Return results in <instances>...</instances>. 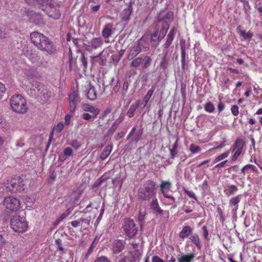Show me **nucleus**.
Listing matches in <instances>:
<instances>
[{
    "label": "nucleus",
    "mask_w": 262,
    "mask_h": 262,
    "mask_svg": "<svg viewBox=\"0 0 262 262\" xmlns=\"http://www.w3.org/2000/svg\"><path fill=\"white\" fill-rule=\"evenodd\" d=\"M32 42L39 50L52 54L55 51L53 42L46 36L38 32H34L30 34Z\"/></svg>",
    "instance_id": "obj_1"
},
{
    "label": "nucleus",
    "mask_w": 262,
    "mask_h": 262,
    "mask_svg": "<svg viewBox=\"0 0 262 262\" xmlns=\"http://www.w3.org/2000/svg\"><path fill=\"white\" fill-rule=\"evenodd\" d=\"M156 183L151 180L147 181L138 191L137 198L142 201H149L156 198Z\"/></svg>",
    "instance_id": "obj_2"
},
{
    "label": "nucleus",
    "mask_w": 262,
    "mask_h": 262,
    "mask_svg": "<svg viewBox=\"0 0 262 262\" xmlns=\"http://www.w3.org/2000/svg\"><path fill=\"white\" fill-rule=\"evenodd\" d=\"M10 106L14 112L18 114H25L28 109L26 99L19 94L13 95L11 98Z\"/></svg>",
    "instance_id": "obj_3"
},
{
    "label": "nucleus",
    "mask_w": 262,
    "mask_h": 262,
    "mask_svg": "<svg viewBox=\"0 0 262 262\" xmlns=\"http://www.w3.org/2000/svg\"><path fill=\"white\" fill-rule=\"evenodd\" d=\"M169 27L168 23L163 21L160 30L159 28H156L154 33L150 35V42L154 48H156L161 40L165 37Z\"/></svg>",
    "instance_id": "obj_4"
},
{
    "label": "nucleus",
    "mask_w": 262,
    "mask_h": 262,
    "mask_svg": "<svg viewBox=\"0 0 262 262\" xmlns=\"http://www.w3.org/2000/svg\"><path fill=\"white\" fill-rule=\"evenodd\" d=\"M122 229L124 233L129 239L133 238L137 234L138 231V227L134 221L129 217L124 219Z\"/></svg>",
    "instance_id": "obj_5"
},
{
    "label": "nucleus",
    "mask_w": 262,
    "mask_h": 262,
    "mask_svg": "<svg viewBox=\"0 0 262 262\" xmlns=\"http://www.w3.org/2000/svg\"><path fill=\"white\" fill-rule=\"evenodd\" d=\"M10 226L16 232H24L28 229V223L25 217L14 215L11 218Z\"/></svg>",
    "instance_id": "obj_6"
},
{
    "label": "nucleus",
    "mask_w": 262,
    "mask_h": 262,
    "mask_svg": "<svg viewBox=\"0 0 262 262\" xmlns=\"http://www.w3.org/2000/svg\"><path fill=\"white\" fill-rule=\"evenodd\" d=\"M245 145L244 140L242 139H237L232 146L231 157V160L236 161L239 156L244 154L243 148Z\"/></svg>",
    "instance_id": "obj_7"
},
{
    "label": "nucleus",
    "mask_w": 262,
    "mask_h": 262,
    "mask_svg": "<svg viewBox=\"0 0 262 262\" xmlns=\"http://www.w3.org/2000/svg\"><path fill=\"white\" fill-rule=\"evenodd\" d=\"M24 180L21 179H14L6 186L8 191L11 193H20L25 189Z\"/></svg>",
    "instance_id": "obj_8"
},
{
    "label": "nucleus",
    "mask_w": 262,
    "mask_h": 262,
    "mask_svg": "<svg viewBox=\"0 0 262 262\" xmlns=\"http://www.w3.org/2000/svg\"><path fill=\"white\" fill-rule=\"evenodd\" d=\"M145 36H142L138 40V42L135 43L133 47L130 49L128 56V58H135L141 52L142 48H144L145 51L148 50L149 47L148 46L144 47L143 45L145 41Z\"/></svg>",
    "instance_id": "obj_9"
},
{
    "label": "nucleus",
    "mask_w": 262,
    "mask_h": 262,
    "mask_svg": "<svg viewBox=\"0 0 262 262\" xmlns=\"http://www.w3.org/2000/svg\"><path fill=\"white\" fill-rule=\"evenodd\" d=\"M34 91L36 96L43 103L47 102L52 96L51 91L42 85H38L36 89H34Z\"/></svg>",
    "instance_id": "obj_10"
},
{
    "label": "nucleus",
    "mask_w": 262,
    "mask_h": 262,
    "mask_svg": "<svg viewBox=\"0 0 262 262\" xmlns=\"http://www.w3.org/2000/svg\"><path fill=\"white\" fill-rule=\"evenodd\" d=\"M3 204L6 208L12 212L16 211L20 208V201L16 198L9 196L5 198Z\"/></svg>",
    "instance_id": "obj_11"
},
{
    "label": "nucleus",
    "mask_w": 262,
    "mask_h": 262,
    "mask_svg": "<svg viewBox=\"0 0 262 262\" xmlns=\"http://www.w3.org/2000/svg\"><path fill=\"white\" fill-rule=\"evenodd\" d=\"M126 243L125 240L116 239L112 242L111 248L112 253L115 254L122 252L126 246Z\"/></svg>",
    "instance_id": "obj_12"
},
{
    "label": "nucleus",
    "mask_w": 262,
    "mask_h": 262,
    "mask_svg": "<svg viewBox=\"0 0 262 262\" xmlns=\"http://www.w3.org/2000/svg\"><path fill=\"white\" fill-rule=\"evenodd\" d=\"M42 10L46 12L50 17H52L55 19H58L60 16L59 10L51 5L45 8H42Z\"/></svg>",
    "instance_id": "obj_13"
},
{
    "label": "nucleus",
    "mask_w": 262,
    "mask_h": 262,
    "mask_svg": "<svg viewBox=\"0 0 262 262\" xmlns=\"http://www.w3.org/2000/svg\"><path fill=\"white\" fill-rule=\"evenodd\" d=\"M242 194L231 198L229 201V207L231 208L233 214H236L238 208V204L241 201Z\"/></svg>",
    "instance_id": "obj_14"
},
{
    "label": "nucleus",
    "mask_w": 262,
    "mask_h": 262,
    "mask_svg": "<svg viewBox=\"0 0 262 262\" xmlns=\"http://www.w3.org/2000/svg\"><path fill=\"white\" fill-rule=\"evenodd\" d=\"M150 207L152 210V213L157 216H161L163 214V210L159 206L157 198H153L150 203Z\"/></svg>",
    "instance_id": "obj_15"
},
{
    "label": "nucleus",
    "mask_w": 262,
    "mask_h": 262,
    "mask_svg": "<svg viewBox=\"0 0 262 262\" xmlns=\"http://www.w3.org/2000/svg\"><path fill=\"white\" fill-rule=\"evenodd\" d=\"M22 54L33 62L38 59L37 54L35 53H33L32 50L28 47L24 48L23 49Z\"/></svg>",
    "instance_id": "obj_16"
},
{
    "label": "nucleus",
    "mask_w": 262,
    "mask_h": 262,
    "mask_svg": "<svg viewBox=\"0 0 262 262\" xmlns=\"http://www.w3.org/2000/svg\"><path fill=\"white\" fill-rule=\"evenodd\" d=\"M251 172L256 173L257 175L259 174L257 168L254 165L248 164L245 165L241 169V172L243 174H250Z\"/></svg>",
    "instance_id": "obj_17"
},
{
    "label": "nucleus",
    "mask_w": 262,
    "mask_h": 262,
    "mask_svg": "<svg viewBox=\"0 0 262 262\" xmlns=\"http://www.w3.org/2000/svg\"><path fill=\"white\" fill-rule=\"evenodd\" d=\"M176 33V29L174 27H173L168 33L167 36L166 42L163 46L164 49V50H165V51H166L167 49L169 47L170 45L172 43Z\"/></svg>",
    "instance_id": "obj_18"
},
{
    "label": "nucleus",
    "mask_w": 262,
    "mask_h": 262,
    "mask_svg": "<svg viewBox=\"0 0 262 262\" xmlns=\"http://www.w3.org/2000/svg\"><path fill=\"white\" fill-rule=\"evenodd\" d=\"M102 40L100 38H93L87 45V49L92 51L99 48L102 45Z\"/></svg>",
    "instance_id": "obj_19"
},
{
    "label": "nucleus",
    "mask_w": 262,
    "mask_h": 262,
    "mask_svg": "<svg viewBox=\"0 0 262 262\" xmlns=\"http://www.w3.org/2000/svg\"><path fill=\"white\" fill-rule=\"evenodd\" d=\"M133 11V7L131 3L127 6L126 8H125L121 13L120 17L122 20L124 21H127L130 19L131 13Z\"/></svg>",
    "instance_id": "obj_20"
},
{
    "label": "nucleus",
    "mask_w": 262,
    "mask_h": 262,
    "mask_svg": "<svg viewBox=\"0 0 262 262\" xmlns=\"http://www.w3.org/2000/svg\"><path fill=\"white\" fill-rule=\"evenodd\" d=\"M192 228L190 226H184L179 234V237L181 239H184L190 236V235L192 234Z\"/></svg>",
    "instance_id": "obj_21"
},
{
    "label": "nucleus",
    "mask_w": 262,
    "mask_h": 262,
    "mask_svg": "<svg viewBox=\"0 0 262 262\" xmlns=\"http://www.w3.org/2000/svg\"><path fill=\"white\" fill-rule=\"evenodd\" d=\"M113 24L112 23L106 24L103 27L102 31V35L105 38H108L113 33L112 28Z\"/></svg>",
    "instance_id": "obj_22"
},
{
    "label": "nucleus",
    "mask_w": 262,
    "mask_h": 262,
    "mask_svg": "<svg viewBox=\"0 0 262 262\" xmlns=\"http://www.w3.org/2000/svg\"><path fill=\"white\" fill-rule=\"evenodd\" d=\"M172 13L170 12H165V11H162L161 12L159 16H158V21H161L162 24L163 21H166H166V19H168L169 20H171L172 18Z\"/></svg>",
    "instance_id": "obj_23"
},
{
    "label": "nucleus",
    "mask_w": 262,
    "mask_h": 262,
    "mask_svg": "<svg viewBox=\"0 0 262 262\" xmlns=\"http://www.w3.org/2000/svg\"><path fill=\"white\" fill-rule=\"evenodd\" d=\"M189 239L199 250L201 249L202 247L201 242L199 235L196 233L191 234L189 236Z\"/></svg>",
    "instance_id": "obj_24"
},
{
    "label": "nucleus",
    "mask_w": 262,
    "mask_h": 262,
    "mask_svg": "<svg viewBox=\"0 0 262 262\" xmlns=\"http://www.w3.org/2000/svg\"><path fill=\"white\" fill-rule=\"evenodd\" d=\"M141 256V254L139 250H134L129 253L128 260L129 262H136L137 260L140 259Z\"/></svg>",
    "instance_id": "obj_25"
},
{
    "label": "nucleus",
    "mask_w": 262,
    "mask_h": 262,
    "mask_svg": "<svg viewBox=\"0 0 262 262\" xmlns=\"http://www.w3.org/2000/svg\"><path fill=\"white\" fill-rule=\"evenodd\" d=\"M195 257L194 253L184 254L178 258V262H193Z\"/></svg>",
    "instance_id": "obj_26"
},
{
    "label": "nucleus",
    "mask_w": 262,
    "mask_h": 262,
    "mask_svg": "<svg viewBox=\"0 0 262 262\" xmlns=\"http://www.w3.org/2000/svg\"><path fill=\"white\" fill-rule=\"evenodd\" d=\"M82 110L85 112H89L94 114V115H98L99 113V110L98 108L92 106L88 104H83L82 106Z\"/></svg>",
    "instance_id": "obj_27"
},
{
    "label": "nucleus",
    "mask_w": 262,
    "mask_h": 262,
    "mask_svg": "<svg viewBox=\"0 0 262 262\" xmlns=\"http://www.w3.org/2000/svg\"><path fill=\"white\" fill-rule=\"evenodd\" d=\"M237 33L240 36H242L245 40L250 39L253 36V33L251 31L246 32L245 31L242 30L240 27L237 28Z\"/></svg>",
    "instance_id": "obj_28"
},
{
    "label": "nucleus",
    "mask_w": 262,
    "mask_h": 262,
    "mask_svg": "<svg viewBox=\"0 0 262 262\" xmlns=\"http://www.w3.org/2000/svg\"><path fill=\"white\" fill-rule=\"evenodd\" d=\"M87 92V98L90 100H94L97 97L96 92L94 86H90L89 89H86Z\"/></svg>",
    "instance_id": "obj_29"
},
{
    "label": "nucleus",
    "mask_w": 262,
    "mask_h": 262,
    "mask_svg": "<svg viewBox=\"0 0 262 262\" xmlns=\"http://www.w3.org/2000/svg\"><path fill=\"white\" fill-rule=\"evenodd\" d=\"M112 149V146L107 145L105 147L103 150L102 151L100 155V159L102 160H105L111 154Z\"/></svg>",
    "instance_id": "obj_30"
},
{
    "label": "nucleus",
    "mask_w": 262,
    "mask_h": 262,
    "mask_svg": "<svg viewBox=\"0 0 262 262\" xmlns=\"http://www.w3.org/2000/svg\"><path fill=\"white\" fill-rule=\"evenodd\" d=\"M238 190V188L234 185H228V188L226 190H225L226 194L227 196H231L234 194Z\"/></svg>",
    "instance_id": "obj_31"
},
{
    "label": "nucleus",
    "mask_w": 262,
    "mask_h": 262,
    "mask_svg": "<svg viewBox=\"0 0 262 262\" xmlns=\"http://www.w3.org/2000/svg\"><path fill=\"white\" fill-rule=\"evenodd\" d=\"M155 91L154 88H151L150 90H149L146 94V95L144 96L142 103L143 105L144 106H146L147 104L148 103L149 100H150L151 97L152 96L154 92Z\"/></svg>",
    "instance_id": "obj_32"
},
{
    "label": "nucleus",
    "mask_w": 262,
    "mask_h": 262,
    "mask_svg": "<svg viewBox=\"0 0 262 262\" xmlns=\"http://www.w3.org/2000/svg\"><path fill=\"white\" fill-rule=\"evenodd\" d=\"M172 186L169 181H162L160 185V190L162 193H165V191H168Z\"/></svg>",
    "instance_id": "obj_33"
},
{
    "label": "nucleus",
    "mask_w": 262,
    "mask_h": 262,
    "mask_svg": "<svg viewBox=\"0 0 262 262\" xmlns=\"http://www.w3.org/2000/svg\"><path fill=\"white\" fill-rule=\"evenodd\" d=\"M73 150L70 147H67L63 150V155H60L59 158L61 160H64L67 157H70L73 154Z\"/></svg>",
    "instance_id": "obj_34"
},
{
    "label": "nucleus",
    "mask_w": 262,
    "mask_h": 262,
    "mask_svg": "<svg viewBox=\"0 0 262 262\" xmlns=\"http://www.w3.org/2000/svg\"><path fill=\"white\" fill-rule=\"evenodd\" d=\"M143 62V59L140 57L135 58L130 62V66L132 67L138 68Z\"/></svg>",
    "instance_id": "obj_35"
},
{
    "label": "nucleus",
    "mask_w": 262,
    "mask_h": 262,
    "mask_svg": "<svg viewBox=\"0 0 262 262\" xmlns=\"http://www.w3.org/2000/svg\"><path fill=\"white\" fill-rule=\"evenodd\" d=\"M181 53L182 68H184L185 64V55H186V48H185V45H181Z\"/></svg>",
    "instance_id": "obj_36"
},
{
    "label": "nucleus",
    "mask_w": 262,
    "mask_h": 262,
    "mask_svg": "<svg viewBox=\"0 0 262 262\" xmlns=\"http://www.w3.org/2000/svg\"><path fill=\"white\" fill-rule=\"evenodd\" d=\"M78 99V92L77 91H74L69 95V102L77 103Z\"/></svg>",
    "instance_id": "obj_37"
},
{
    "label": "nucleus",
    "mask_w": 262,
    "mask_h": 262,
    "mask_svg": "<svg viewBox=\"0 0 262 262\" xmlns=\"http://www.w3.org/2000/svg\"><path fill=\"white\" fill-rule=\"evenodd\" d=\"M229 155V151H227L217 157H216L213 160V164L219 162V161L225 159L226 158L228 157Z\"/></svg>",
    "instance_id": "obj_38"
},
{
    "label": "nucleus",
    "mask_w": 262,
    "mask_h": 262,
    "mask_svg": "<svg viewBox=\"0 0 262 262\" xmlns=\"http://www.w3.org/2000/svg\"><path fill=\"white\" fill-rule=\"evenodd\" d=\"M51 0H37L36 5H38L41 7V9L51 5Z\"/></svg>",
    "instance_id": "obj_39"
},
{
    "label": "nucleus",
    "mask_w": 262,
    "mask_h": 262,
    "mask_svg": "<svg viewBox=\"0 0 262 262\" xmlns=\"http://www.w3.org/2000/svg\"><path fill=\"white\" fill-rule=\"evenodd\" d=\"M189 150L191 154H195L199 152L201 150V148L199 146L191 144L189 146Z\"/></svg>",
    "instance_id": "obj_40"
},
{
    "label": "nucleus",
    "mask_w": 262,
    "mask_h": 262,
    "mask_svg": "<svg viewBox=\"0 0 262 262\" xmlns=\"http://www.w3.org/2000/svg\"><path fill=\"white\" fill-rule=\"evenodd\" d=\"M205 110L209 113H213L214 110V105L210 102H207L205 105Z\"/></svg>",
    "instance_id": "obj_41"
},
{
    "label": "nucleus",
    "mask_w": 262,
    "mask_h": 262,
    "mask_svg": "<svg viewBox=\"0 0 262 262\" xmlns=\"http://www.w3.org/2000/svg\"><path fill=\"white\" fill-rule=\"evenodd\" d=\"M80 61L84 69H86L88 67V61L86 58L85 57L84 54L83 53H81Z\"/></svg>",
    "instance_id": "obj_42"
},
{
    "label": "nucleus",
    "mask_w": 262,
    "mask_h": 262,
    "mask_svg": "<svg viewBox=\"0 0 262 262\" xmlns=\"http://www.w3.org/2000/svg\"><path fill=\"white\" fill-rule=\"evenodd\" d=\"M94 262H111V260L106 256L98 257Z\"/></svg>",
    "instance_id": "obj_43"
},
{
    "label": "nucleus",
    "mask_w": 262,
    "mask_h": 262,
    "mask_svg": "<svg viewBox=\"0 0 262 262\" xmlns=\"http://www.w3.org/2000/svg\"><path fill=\"white\" fill-rule=\"evenodd\" d=\"M142 134V130L137 131L133 137V141H134L136 142H137L141 138Z\"/></svg>",
    "instance_id": "obj_44"
},
{
    "label": "nucleus",
    "mask_w": 262,
    "mask_h": 262,
    "mask_svg": "<svg viewBox=\"0 0 262 262\" xmlns=\"http://www.w3.org/2000/svg\"><path fill=\"white\" fill-rule=\"evenodd\" d=\"M151 62V58L149 56H145L143 59V67L147 68L150 64Z\"/></svg>",
    "instance_id": "obj_45"
},
{
    "label": "nucleus",
    "mask_w": 262,
    "mask_h": 262,
    "mask_svg": "<svg viewBox=\"0 0 262 262\" xmlns=\"http://www.w3.org/2000/svg\"><path fill=\"white\" fill-rule=\"evenodd\" d=\"M6 89L5 85L0 82V100L3 98Z\"/></svg>",
    "instance_id": "obj_46"
},
{
    "label": "nucleus",
    "mask_w": 262,
    "mask_h": 262,
    "mask_svg": "<svg viewBox=\"0 0 262 262\" xmlns=\"http://www.w3.org/2000/svg\"><path fill=\"white\" fill-rule=\"evenodd\" d=\"M55 244L57 246V248L59 250L62 252L64 251V248L62 246V241L60 238H58L55 240Z\"/></svg>",
    "instance_id": "obj_47"
},
{
    "label": "nucleus",
    "mask_w": 262,
    "mask_h": 262,
    "mask_svg": "<svg viewBox=\"0 0 262 262\" xmlns=\"http://www.w3.org/2000/svg\"><path fill=\"white\" fill-rule=\"evenodd\" d=\"M202 229L203 231V236L204 239L206 240H209V238H208V231L207 229L206 226H203L202 227Z\"/></svg>",
    "instance_id": "obj_48"
},
{
    "label": "nucleus",
    "mask_w": 262,
    "mask_h": 262,
    "mask_svg": "<svg viewBox=\"0 0 262 262\" xmlns=\"http://www.w3.org/2000/svg\"><path fill=\"white\" fill-rule=\"evenodd\" d=\"M63 128V124L62 122H59L54 127V130L57 132H60Z\"/></svg>",
    "instance_id": "obj_49"
},
{
    "label": "nucleus",
    "mask_w": 262,
    "mask_h": 262,
    "mask_svg": "<svg viewBox=\"0 0 262 262\" xmlns=\"http://www.w3.org/2000/svg\"><path fill=\"white\" fill-rule=\"evenodd\" d=\"M68 216V213L63 212L56 221V224H58L62 220Z\"/></svg>",
    "instance_id": "obj_50"
},
{
    "label": "nucleus",
    "mask_w": 262,
    "mask_h": 262,
    "mask_svg": "<svg viewBox=\"0 0 262 262\" xmlns=\"http://www.w3.org/2000/svg\"><path fill=\"white\" fill-rule=\"evenodd\" d=\"M71 224L73 227H77L80 226H82L81 219H79L78 220L72 221L71 222Z\"/></svg>",
    "instance_id": "obj_51"
},
{
    "label": "nucleus",
    "mask_w": 262,
    "mask_h": 262,
    "mask_svg": "<svg viewBox=\"0 0 262 262\" xmlns=\"http://www.w3.org/2000/svg\"><path fill=\"white\" fill-rule=\"evenodd\" d=\"M76 103L75 102H69V109L72 113H75V111L76 108Z\"/></svg>",
    "instance_id": "obj_52"
},
{
    "label": "nucleus",
    "mask_w": 262,
    "mask_h": 262,
    "mask_svg": "<svg viewBox=\"0 0 262 262\" xmlns=\"http://www.w3.org/2000/svg\"><path fill=\"white\" fill-rule=\"evenodd\" d=\"M170 157L172 159H174L178 153L177 149L169 148Z\"/></svg>",
    "instance_id": "obj_53"
},
{
    "label": "nucleus",
    "mask_w": 262,
    "mask_h": 262,
    "mask_svg": "<svg viewBox=\"0 0 262 262\" xmlns=\"http://www.w3.org/2000/svg\"><path fill=\"white\" fill-rule=\"evenodd\" d=\"M185 193H186V194L189 197V198H192L193 199H194L195 201L197 200V198L195 194V193L192 191H188V190H186L185 191Z\"/></svg>",
    "instance_id": "obj_54"
},
{
    "label": "nucleus",
    "mask_w": 262,
    "mask_h": 262,
    "mask_svg": "<svg viewBox=\"0 0 262 262\" xmlns=\"http://www.w3.org/2000/svg\"><path fill=\"white\" fill-rule=\"evenodd\" d=\"M80 219H81V221L82 223V225H83V224H84L86 225H89L90 223V221L91 220V216H89L85 219L80 218Z\"/></svg>",
    "instance_id": "obj_55"
},
{
    "label": "nucleus",
    "mask_w": 262,
    "mask_h": 262,
    "mask_svg": "<svg viewBox=\"0 0 262 262\" xmlns=\"http://www.w3.org/2000/svg\"><path fill=\"white\" fill-rule=\"evenodd\" d=\"M231 111L233 115H237L238 114V107L237 105H233L231 108Z\"/></svg>",
    "instance_id": "obj_56"
},
{
    "label": "nucleus",
    "mask_w": 262,
    "mask_h": 262,
    "mask_svg": "<svg viewBox=\"0 0 262 262\" xmlns=\"http://www.w3.org/2000/svg\"><path fill=\"white\" fill-rule=\"evenodd\" d=\"M225 106V104L223 102L220 101L217 105V110L219 111V113H221L223 110H224Z\"/></svg>",
    "instance_id": "obj_57"
},
{
    "label": "nucleus",
    "mask_w": 262,
    "mask_h": 262,
    "mask_svg": "<svg viewBox=\"0 0 262 262\" xmlns=\"http://www.w3.org/2000/svg\"><path fill=\"white\" fill-rule=\"evenodd\" d=\"M117 127H116L115 125H113L111 127V128L108 130L107 136H109L114 134V133L115 132V130L117 129Z\"/></svg>",
    "instance_id": "obj_58"
},
{
    "label": "nucleus",
    "mask_w": 262,
    "mask_h": 262,
    "mask_svg": "<svg viewBox=\"0 0 262 262\" xmlns=\"http://www.w3.org/2000/svg\"><path fill=\"white\" fill-rule=\"evenodd\" d=\"M163 53L165 54V55H164V58H163L162 61V62H161V67H165V64H166V54H167V53H168V51H167V50L165 51V50H163Z\"/></svg>",
    "instance_id": "obj_59"
},
{
    "label": "nucleus",
    "mask_w": 262,
    "mask_h": 262,
    "mask_svg": "<svg viewBox=\"0 0 262 262\" xmlns=\"http://www.w3.org/2000/svg\"><path fill=\"white\" fill-rule=\"evenodd\" d=\"M0 116V127L1 128H5L7 126V123L6 120L3 119Z\"/></svg>",
    "instance_id": "obj_60"
},
{
    "label": "nucleus",
    "mask_w": 262,
    "mask_h": 262,
    "mask_svg": "<svg viewBox=\"0 0 262 262\" xmlns=\"http://www.w3.org/2000/svg\"><path fill=\"white\" fill-rule=\"evenodd\" d=\"M125 133L123 132H120L117 133V134L115 136V139L116 140H118L124 137Z\"/></svg>",
    "instance_id": "obj_61"
},
{
    "label": "nucleus",
    "mask_w": 262,
    "mask_h": 262,
    "mask_svg": "<svg viewBox=\"0 0 262 262\" xmlns=\"http://www.w3.org/2000/svg\"><path fill=\"white\" fill-rule=\"evenodd\" d=\"M182 209L186 213H190L192 211V209L187 206V205H184Z\"/></svg>",
    "instance_id": "obj_62"
},
{
    "label": "nucleus",
    "mask_w": 262,
    "mask_h": 262,
    "mask_svg": "<svg viewBox=\"0 0 262 262\" xmlns=\"http://www.w3.org/2000/svg\"><path fill=\"white\" fill-rule=\"evenodd\" d=\"M227 162V160H225V161L217 164V165H216L215 166L214 169L217 168H222V167H225V164Z\"/></svg>",
    "instance_id": "obj_63"
},
{
    "label": "nucleus",
    "mask_w": 262,
    "mask_h": 262,
    "mask_svg": "<svg viewBox=\"0 0 262 262\" xmlns=\"http://www.w3.org/2000/svg\"><path fill=\"white\" fill-rule=\"evenodd\" d=\"M123 120L122 117L119 118L116 121L114 122L113 124V125H115L117 128L118 127V125L120 124V123L122 122Z\"/></svg>",
    "instance_id": "obj_64"
}]
</instances>
